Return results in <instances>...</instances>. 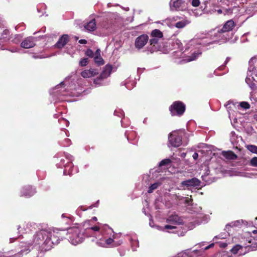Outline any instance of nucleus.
<instances>
[{
  "instance_id": "obj_53",
  "label": "nucleus",
  "mask_w": 257,
  "mask_h": 257,
  "mask_svg": "<svg viewBox=\"0 0 257 257\" xmlns=\"http://www.w3.org/2000/svg\"><path fill=\"white\" fill-rule=\"evenodd\" d=\"M125 136H126V138H127V140H128V141H129V140H130V136H129V135H127V133H126V132L125 133Z\"/></svg>"
},
{
  "instance_id": "obj_17",
  "label": "nucleus",
  "mask_w": 257,
  "mask_h": 257,
  "mask_svg": "<svg viewBox=\"0 0 257 257\" xmlns=\"http://www.w3.org/2000/svg\"><path fill=\"white\" fill-rule=\"evenodd\" d=\"M98 73L99 71L97 69L91 68L90 69H87L82 71L81 75L84 78H88L94 77Z\"/></svg>"
},
{
  "instance_id": "obj_2",
  "label": "nucleus",
  "mask_w": 257,
  "mask_h": 257,
  "mask_svg": "<svg viewBox=\"0 0 257 257\" xmlns=\"http://www.w3.org/2000/svg\"><path fill=\"white\" fill-rule=\"evenodd\" d=\"M51 237L52 232L41 230L34 235V242L35 244H41L43 249L48 250L52 247L54 242L51 240Z\"/></svg>"
},
{
  "instance_id": "obj_60",
  "label": "nucleus",
  "mask_w": 257,
  "mask_h": 257,
  "mask_svg": "<svg viewBox=\"0 0 257 257\" xmlns=\"http://www.w3.org/2000/svg\"><path fill=\"white\" fill-rule=\"evenodd\" d=\"M126 88H127V89H131V87H129V86L128 85H126Z\"/></svg>"
},
{
  "instance_id": "obj_58",
  "label": "nucleus",
  "mask_w": 257,
  "mask_h": 257,
  "mask_svg": "<svg viewBox=\"0 0 257 257\" xmlns=\"http://www.w3.org/2000/svg\"><path fill=\"white\" fill-rule=\"evenodd\" d=\"M217 12L219 14H221L222 13V10L221 9L218 10H217Z\"/></svg>"
},
{
  "instance_id": "obj_8",
  "label": "nucleus",
  "mask_w": 257,
  "mask_h": 257,
  "mask_svg": "<svg viewBox=\"0 0 257 257\" xmlns=\"http://www.w3.org/2000/svg\"><path fill=\"white\" fill-rule=\"evenodd\" d=\"M167 222L171 224L166 225L164 227L165 229H173L176 228L175 225L183 224V220L182 218L178 215L173 214L168 217Z\"/></svg>"
},
{
  "instance_id": "obj_56",
  "label": "nucleus",
  "mask_w": 257,
  "mask_h": 257,
  "mask_svg": "<svg viewBox=\"0 0 257 257\" xmlns=\"http://www.w3.org/2000/svg\"><path fill=\"white\" fill-rule=\"evenodd\" d=\"M227 246V244L226 243H224L223 244H221V246L222 247H225Z\"/></svg>"
},
{
  "instance_id": "obj_4",
  "label": "nucleus",
  "mask_w": 257,
  "mask_h": 257,
  "mask_svg": "<svg viewBox=\"0 0 257 257\" xmlns=\"http://www.w3.org/2000/svg\"><path fill=\"white\" fill-rule=\"evenodd\" d=\"M70 83L68 81V78H66L65 80L61 82L59 84L57 85L50 93L54 97H56L57 99L60 101H63L64 99L61 98V96L70 95L68 92V87H70Z\"/></svg>"
},
{
  "instance_id": "obj_46",
  "label": "nucleus",
  "mask_w": 257,
  "mask_h": 257,
  "mask_svg": "<svg viewBox=\"0 0 257 257\" xmlns=\"http://www.w3.org/2000/svg\"><path fill=\"white\" fill-rule=\"evenodd\" d=\"M200 4L199 0H192V5L194 7H198Z\"/></svg>"
},
{
  "instance_id": "obj_61",
  "label": "nucleus",
  "mask_w": 257,
  "mask_h": 257,
  "mask_svg": "<svg viewBox=\"0 0 257 257\" xmlns=\"http://www.w3.org/2000/svg\"><path fill=\"white\" fill-rule=\"evenodd\" d=\"M121 126L122 127H125V126L124 125L123 123V122L122 121H121Z\"/></svg>"
},
{
  "instance_id": "obj_23",
  "label": "nucleus",
  "mask_w": 257,
  "mask_h": 257,
  "mask_svg": "<svg viewBox=\"0 0 257 257\" xmlns=\"http://www.w3.org/2000/svg\"><path fill=\"white\" fill-rule=\"evenodd\" d=\"M101 51L99 49L96 50L94 53V61L96 64L98 66L103 65L104 64V61L100 55Z\"/></svg>"
},
{
  "instance_id": "obj_54",
  "label": "nucleus",
  "mask_w": 257,
  "mask_h": 257,
  "mask_svg": "<svg viewBox=\"0 0 257 257\" xmlns=\"http://www.w3.org/2000/svg\"><path fill=\"white\" fill-rule=\"evenodd\" d=\"M17 239V238H10V242H13V241H14L15 240H16Z\"/></svg>"
},
{
  "instance_id": "obj_26",
  "label": "nucleus",
  "mask_w": 257,
  "mask_h": 257,
  "mask_svg": "<svg viewBox=\"0 0 257 257\" xmlns=\"http://www.w3.org/2000/svg\"><path fill=\"white\" fill-rule=\"evenodd\" d=\"M242 224L247 225V222L246 221H244L243 220H236L235 221L231 222L229 224H227L225 226V229H228V228L230 227H240V226H241Z\"/></svg>"
},
{
  "instance_id": "obj_18",
  "label": "nucleus",
  "mask_w": 257,
  "mask_h": 257,
  "mask_svg": "<svg viewBox=\"0 0 257 257\" xmlns=\"http://www.w3.org/2000/svg\"><path fill=\"white\" fill-rule=\"evenodd\" d=\"M69 41V36L67 34L63 35L58 40L57 42L54 45L56 48L62 49L68 43Z\"/></svg>"
},
{
  "instance_id": "obj_43",
  "label": "nucleus",
  "mask_w": 257,
  "mask_h": 257,
  "mask_svg": "<svg viewBox=\"0 0 257 257\" xmlns=\"http://www.w3.org/2000/svg\"><path fill=\"white\" fill-rule=\"evenodd\" d=\"M22 37L20 35H16L15 38L13 40V42L15 44H18L20 42Z\"/></svg>"
},
{
  "instance_id": "obj_36",
  "label": "nucleus",
  "mask_w": 257,
  "mask_h": 257,
  "mask_svg": "<svg viewBox=\"0 0 257 257\" xmlns=\"http://www.w3.org/2000/svg\"><path fill=\"white\" fill-rule=\"evenodd\" d=\"M88 64V59L87 58H84L81 59L79 62V66L81 67L86 66Z\"/></svg>"
},
{
  "instance_id": "obj_37",
  "label": "nucleus",
  "mask_w": 257,
  "mask_h": 257,
  "mask_svg": "<svg viewBox=\"0 0 257 257\" xmlns=\"http://www.w3.org/2000/svg\"><path fill=\"white\" fill-rule=\"evenodd\" d=\"M242 249V246L239 245H236L231 249V251L233 254L237 253L240 249Z\"/></svg>"
},
{
  "instance_id": "obj_47",
  "label": "nucleus",
  "mask_w": 257,
  "mask_h": 257,
  "mask_svg": "<svg viewBox=\"0 0 257 257\" xmlns=\"http://www.w3.org/2000/svg\"><path fill=\"white\" fill-rule=\"evenodd\" d=\"M185 197H183L180 195H175V199L177 200H182L183 201Z\"/></svg>"
},
{
  "instance_id": "obj_39",
  "label": "nucleus",
  "mask_w": 257,
  "mask_h": 257,
  "mask_svg": "<svg viewBox=\"0 0 257 257\" xmlns=\"http://www.w3.org/2000/svg\"><path fill=\"white\" fill-rule=\"evenodd\" d=\"M114 114L119 117L124 116V112L121 109H116L114 111Z\"/></svg>"
},
{
  "instance_id": "obj_29",
  "label": "nucleus",
  "mask_w": 257,
  "mask_h": 257,
  "mask_svg": "<svg viewBox=\"0 0 257 257\" xmlns=\"http://www.w3.org/2000/svg\"><path fill=\"white\" fill-rule=\"evenodd\" d=\"M171 46L172 49H178L182 50V44L181 41L178 39H176L172 42Z\"/></svg>"
},
{
  "instance_id": "obj_22",
  "label": "nucleus",
  "mask_w": 257,
  "mask_h": 257,
  "mask_svg": "<svg viewBox=\"0 0 257 257\" xmlns=\"http://www.w3.org/2000/svg\"><path fill=\"white\" fill-rule=\"evenodd\" d=\"M234 26L235 23L234 21L232 20H230L227 21L220 29L224 33L228 34V32L232 31Z\"/></svg>"
},
{
  "instance_id": "obj_40",
  "label": "nucleus",
  "mask_w": 257,
  "mask_h": 257,
  "mask_svg": "<svg viewBox=\"0 0 257 257\" xmlns=\"http://www.w3.org/2000/svg\"><path fill=\"white\" fill-rule=\"evenodd\" d=\"M85 54L89 57H90V58H93V56H94V53H93V52L92 51V50H91V49H87L86 51H85Z\"/></svg>"
},
{
  "instance_id": "obj_5",
  "label": "nucleus",
  "mask_w": 257,
  "mask_h": 257,
  "mask_svg": "<svg viewBox=\"0 0 257 257\" xmlns=\"http://www.w3.org/2000/svg\"><path fill=\"white\" fill-rule=\"evenodd\" d=\"M88 231L89 232L93 231L92 235L100 240V241L97 242V243L101 246L106 247L111 244L113 241V238L111 237L106 238L104 236L103 234L102 235V237H100V236L101 234V231H100L99 227L97 226H94L88 228Z\"/></svg>"
},
{
  "instance_id": "obj_13",
  "label": "nucleus",
  "mask_w": 257,
  "mask_h": 257,
  "mask_svg": "<svg viewBox=\"0 0 257 257\" xmlns=\"http://www.w3.org/2000/svg\"><path fill=\"white\" fill-rule=\"evenodd\" d=\"M149 37L147 35H142L137 37L135 41V46L140 49L142 48L148 42Z\"/></svg>"
},
{
  "instance_id": "obj_59",
  "label": "nucleus",
  "mask_w": 257,
  "mask_h": 257,
  "mask_svg": "<svg viewBox=\"0 0 257 257\" xmlns=\"http://www.w3.org/2000/svg\"><path fill=\"white\" fill-rule=\"evenodd\" d=\"M11 51L12 52H17V49H15V50L12 49V50H11Z\"/></svg>"
},
{
  "instance_id": "obj_64",
  "label": "nucleus",
  "mask_w": 257,
  "mask_h": 257,
  "mask_svg": "<svg viewBox=\"0 0 257 257\" xmlns=\"http://www.w3.org/2000/svg\"><path fill=\"white\" fill-rule=\"evenodd\" d=\"M253 233H257V230H254V231H253Z\"/></svg>"
},
{
  "instance_id": "obj_11",
  "label": "nucleus",
  "mask_w": 257,
  "mask_h": 257,
  "mask_svg": "<svg viewBox=\"0 0 257 257\" xmlns=\"http://www.w3.org/2000/svg\"><path fill=\"white\" fill-rule=\"evenodd\" d=\"M111 71V67L110 66H106L105 69L100 74L99 76L94 80V84L96 85H102V80L108 77Z\"/></svg>"
},
{
  "instance_id": "obj_49",
  "label": "nucleus",
  "mask_w": 257,
  "mask_h": 257,
  "mask_svg": "<svg viewBox=\"0 0 257 257\" xmlns=\"http://www.w3.org/2000/svg\"><path fill=\"white\" fill-rule=\"evenodd\" d=\"M194 160H196L198 157V154L197 153H194L192 156Z\"/></svg>"
},
{
  "instance_id": "obj_21",
  "label": "nucleus",
  "mask_w": 257,
  "mask_h": 257,
  "mask_svg": "<svg viewBox=\"0 0 257 257\" xmlns=\"http://www.w3.org/2000/svg\"><path fill=\"white\" fill-rule=\"evenodd\" d=\"M214 245V244L212 243L203 248H201L200 249H195L191 251V254L190 255V257H198L199 256H200L203 254L205 250L213 247Z\"/></svg>"
},
{
  "instance_id": "obj_14",
  "label": "nucleus",
  "mask_w": 257,
  "mask_h": 257,
  "mask_svg": "<svg viewBox=\"0 0 257 257\" xmlns=\"http://www.w3.org/2000/svg\"><path fill=\"white\" fill-rule=\"evenodd\" d=\"M35 46V38L33 37H29L23 40L21 43V47L25 49H29Z\"/></svg>"
},
{
  "instance_id": "obj_33",
  "label": "nucleus",
  "mask_w": 257,
  "mask_h": 257,
  "mask_svg": "<svg viewBox=\"0 0 257 257\" xmlns=\"http://www.w3.org/2000/svg\"><path fill=\"white\" fill-rule=\"evenodd\" d=\"M187 24L186 21H181L176 23L175 26L177 28H183Z\"/></svg>"
},
{
  "instance_id": "obj_1",
  "label": "nucleus",
  "mask_w": 257,
  "mask_h": 257,
  "mask_svg": "<svg viewBox=\"0 0 257 257\" xmlns=\"http://www.w3.org/2000/svg\"><path fill=\"white\" fill-rule=\"evenodd\" d=\"M208 36L211 41L208 42L207 38L203 39H192L187 44L184 52H186L188 50L191 49V51L194 49L197 48V45H200L201 43H207V44H211L216 42L224 43L228 39V34L224 33L220 28H217L209 32Z\"/></svg>"
},
{
  "instance_id": "obj_35",
  "label": "nucleus",
  "mask_w": 257,
  "mask_h": 257,
  "mask_svg": "<svg viewBox=\"0 0 257 257\" xmlns=\"http://www.w3.org/2000/svg\"><path fill=\"white\" fill-rule=\"evenodd\" d=\"M247 149L250 152L257 154V146L252 145H247L246 146Z\"/></svg>"
},
{
  "instance_id": "obj_9",
  "label": "nucleus",
  "mask_w": 257,
  "mask_h": 257,
  "mask_svg": "<svg viewBox=\"0 0 257 257\" xmlns=\"http://www.w3.org/2000/svg\"><path fill=\"white\" fill-rule=\"evenodd\" d=\"M185 105L181 101H175L170 107L172 115H181L185 111Z\"/></svg>"
},
{
  "instance_id": "obj_16",
  "label": "nucleus",
  "mask_w": 257,
  "mask_h": 257,
  "mask_svg": "<svg viewBox=\"0 0 257 257\" xmlns=\"http://www.w3.org/2000/svg\"><path fill=\"white\" fill-rule=\"evenodd\" d=\"M36 193L35 188L30 186H26L22 188L21 191V196L30 197Z\"/></svg>"
},
{
  "instance_id": "obj_63",
  "label": "nucleus",
  "mask_w": 257,
  "mask_h": 257,
  "mask_svg": "<svg viewBox=\"0 0 257 257\" xmlns=\"http://www.w3.org/2000/svg\"><path fill=\"white\" fill-rule=\"evenodd\" d=\"M92 219H93V220H97V218H96V217H93L92 218Z\"/></svg>"
},
{
  "instance_id": "obj_55",
  "label": "nucleus",
  "mask_w": 257,
  "mask_h": 257,
  "mask_svg": "<svg viewBox=\"0 0 257 257\" xmlns=\"http://www.w3.org/2000/svg\"><path fill=\"white\" fill-rule=\"evenodd\" d=\"M143 69L140 68H139L138 69V73H139L142 72V71H143Z\"/></svg>"
},
{
  "instance_id": "obj_41",
  "label": "nucleus",
  "mask_w": 257,
  "mask_h": 257,
  "mask_svg": "<svg viewBox=\"0 0 257 257\" xmlns=\"http://www.w3.org/2000/svg\"><path fill=\"white\" fill-rule=\"evenodd\" d=\"M240 106L244 109H248L250 107V105L249 104V103L245 101L240 102Z\"/></svg>"
},
{
  "instance_id": "obj_51",
  "label": "nucleus",
  "mask_w": 257,
  "mask_h": 257,
  "mask_svg": "<svg viewBox=\"0 0 257 257\" xmlns=\"http://www.w3.org/2000/svg\"><path fill=\"white\" fill-rule=\"evenodd\" d=\"M62 218L66 217V218H67V220H68V221H69V222H71V219H70L69 217H65V214H63L62 215Z\"/></svg>"
},
{
  "instance_id": "obj_45",
  "label": "nucleus",
  "mask_w": 257,
  "mask_h": 257,
  "mask_svg": "<svg viewBox=\"0 0 257 257\" xmlns=\"http://www.w3.org/2000/svg\"><path fill=\"white\" fill-rule=\"evenodd\" d=\"M183 201L188 205H190L192 203V199L191 198L185 197Z\"/></svg>"
},
{
  "instance_id": "obj_12",
  "label": "nucleus",
  "mask_w": 257,
  "mask_h": 257,
  "mask_svg": "<svg viewBox=\"0 0 257 257\" xmlns=\"http://www.w3.org/2000/svg\"><path fill=\"white\" fill-rule=\"evenodd\" d=\"M151 38L150 40V44L155 46L163 36L162 32L158 29H155L152 31L151 34Z\"/></svg>"
},
{
  "instance_id": "obj_32",
  "label": "nucleus",
  "mask_w": 257,
  "mask_h": 257,
  "mask_svg": "<svg viewBox=\"0 0 257 257\" xmlns=\"http://www.w3.org/2000/svg\"><path fill=\"white\" fill-rule=\"evenodd\" d=\"M63 232H64V231H62L60 232H57V233H58L60 235V236L58 237L55 236V235L52 233L51 240H53L54 242L53 243V245L58 243L59 238L60 237V236L63 234V233H62Z\"/></svg>"
},
{
  "instance_id": "obj_31",
  "label": "nucleus",
  "mask_w": 257,
  "mask_h": 257,
  "mask_svg": "<svg viewBox=\"0 0 257 257\" xmlns=\"http://www.w3.org/2000/svg\"><path fill=\"white\" fill-rule=\"evenodd\" d=\"M131 243L133 251L136 250L137 248L139 247V241L137 239H132L131 240Z\"/></svg>"
},
{
  "instance_id": "obj_48",
  "label": "nucleus",
  "mask_w": 257,
  "mask_h": 257,
  "mask_svg": "<svg viewBox=\"0 0 257 257\" xmlns=\"http://www.w3.org/2000/svg\"><path fill=\"white\" fill-rule=\"evenodd\" d=\"M79 43L81 44H86L87 43V41L85 39H81L79 41Z\"/></svg>"
},
{
  "instance_id": "obj_50",
  "label": "nucleus",
  "mask_w": 257,
  "mask_h": 257,
  "mask_svg": "<svg viewBox=\"0 0 257 257\" xmlns=\"http://www.w3.org/2000/svg\"><path fill=\"white\" fill-rule=\"evenodd\" d=\"M26 228H25V226H24V230L25 231H26V232H28L29 230H30V229H29L28 228H29V224H27L26 225Z\"/></svg>"
},
{
  "instance_id": "obj_10",
  "label": "nucleus",
  "mask_w": 257,
  "mask_h": 257,
  "mask_svg": "<svg viewBox=\"0 0 257 257\" xmlns=\"http://www.w3.org/2000/svg\"><path fill=\"white\" fill-rule=\"evenodd\" d=\"M170 10L174 11H183L186 9V5L184 0H171Z\"/></svg>"
},
{
  "instance_id": "obj_62",
  "label": "nucleus",
  "mask_w": 257,
  "mask_h": 257,
  "mask_svg": "<svg viewBox=\"0 0 257 257\" xmlns=\"http://www.w3.org/2000/svg\"><path fill=\"white\" fill-rule=\"evenodd\" d=\"M64 120L66 122V126H67V124L69 123V122L67 120Z\"/></svg>"
},
{
  "instance_id": "obj_30",
  "label": "nucleus",
  "mask_w": 257,
  "mask_h": 257,
  "mask_svg": "<svg viewBox=\"0 0 257 257\" xmlns=\"http://www.w3.org/2000/svg\"><path fill=\"white\" fill-rule=\"evenodd\" d=\"M161 185V183L159 182H155V183L152 184L149 188L148 191V193H151L153 192L154 190L157 189L160 185Z\"/></svg>"
},
{
  "instance_id": "obj_19",
  "label": "nucleus",
  "mask_w": 257,
  "mask_h": 257,
  "mask_svg": "<svg viewBox=\"0 0 257 257\" xmlns=\"http://www.w3.org/2000/svg\"><path fill=\"white\" fill-rule=\"evenodd\" d=\"M248 72L257 77V59L251 58L249 61Z\"/></svg>"
},
{
  "instance_id": "obj_52",
  "label": "nucleus",
  "mask_w": 257,
  "mask_h": 257,
  "mask_svg": "<svg viewBox=\"0 0 257 257\" xmlns=\"http://www.w3.org/2000/svg\"><path fill=\"white\" fill-rule=\"evenodd\" d=\"M229 60H230V58L229 57H227L226 59V60H225V61L224 62V65H226L228 63V62L229 61Z\"/></svg>"
},
{
  "instance_id": "obj_6",
  "label": "nucleus",
  "mask_w": 257,
  "mask_h": 257,
  "mask_svg": "<svg viewBox=\"0 0 257 257\" xmlns=\"http://www.w3.org/2000/svg\"><path fill=\"white\" fill-rule=\"evenodd\" d=\"M64 155L65 158L68 161L67 162L65 163V160L64 159H61L60 163L57 164V166L58 168H64L63 172L64 175H70L73 174V164L72 162L73 160V157L68 153H64Z\"/></svg>"
},
{
  "instance_id": "obj_38",
  "label": "nucleus",
  "mask_w": 257,
  "mask_h": 257,
  "mask_svg": "<svg viewBox=\"0 0 257 257\" xmlns=\"http://www.w3.org/2000/svg\"><path fill=\"white\" fill-rule=\"evenodd\" d=\"M171 163V161L170 159H164V160H162L159 163V166L160 167H161V166H163L169 165Z\"/></svg>"
},
{
  "instance_id": "obj_25",
  "label": "nucleus",
  "mask_w": 257,
  "mask_h": 257,
  "mask_svg": "<svg viewBox=\"0 0 257 257\" xmlns=\"http://www.w3.org/2000/svg\"><path fill=\"white\" fill-rule=\"evenodd\" d=\"M252 75V73L248 71L245 82L252 89H254L256 86L253 81H256V80Z\"/></svg>"
},
{
  "instance_id": "obj_57",
  "label": "nucleus",
  "mask_w": 257,
  "mask_h": 257,
  "mask_svg": "<svg viewBox=\"0 0 257 257\" xmlns=\"http://www.w3.org/2000/svg\"><path fill=\"white\" fill-rule=\"evenodd\" d=\"M204 245V243H199L198 244V245L199 246V247H201L202 245Z\"/></svg>"
},
{
  "instance_id": "obj_27",
  "label": "nucleus",
  "mask_w": 257,
  "mask_h": 257,
  "mask_svg": "<svg viewBox=\"0 0 257 257\" xmlns=\"http://www.w3.org/2000/svg\"><path fill=\"white\" fill-rule=\"evenodd\" d=\"M201 54V52L200 50H194L191 54V56H188L184 60L186 62L194 61L196 60Z\"/></svg>"
},
{
  "instance_id": "obj_3",
  "label": "nucleus",
  "mask_w": 257,
  "mask_h": 257,
  "mask_svg": "<svg viewBox=\"0 0 257 257\" xmlns=\"http://www.w3.org/2000/svg\"><path fill=\"white\" fill-rule=\"evenodd\" d=\"M68 240L73 245L81 243L84 238L83 231L78 226H73L67 230Z\"/></svg>"
},
{
  "instance_id": "obj_34",
  "label": "nucleus",
  "mask_w": 257,
  "mask_h": 257,
  "mask_svg": "<svg viewBox=\"0 0 257 257\" xmlns=\"http://www.w3.org/2000/svg\"><path fill=\"white\" fill-rule=\"evenodd\" d=\"M10 35V32L8 30H5L3 31V33H2V35L1 37V39L4 40H7L8 39V36Z\"/></svg>"
},
{
  "instance_id": "obj_24",
  "label": "nucleus",
  "mask_w": 257,
  "mask_h": 257,
  "mask_svg": "<svg viewBox=\"0 0 257 257\" xmlns=\"http://www.w3.org/2000/svg\"><path fill=\"white\" fill-rule=\"evenodd\" d=\"M84 29L88 32H92L96 30V25L95 19H92L84 25Z\"/></svg>"
},
{
  "instance_id": "obj_7",
  "label": "nucleus",
  "mask_w": 257,
  "mask_h": 257,
  "mask_svg": "<svg viewBox=\"0 0 257 257\" xmlns=\"http://www.w3.org/2000/svg\"><path fill=\"white\" fill-rule=\"evenodd\" d=\"M185 134L184 130L173 132L170 134L168 138L170 144L174 147H179L182 144V136Z\"/></svg>"
},
{
  "instance_id": "obj_15",
  "label": "nucleus",
  "mask_w": 257,
  "mask_h": 257,
  "mask_svg": "<svg viewBox=\"0 0 257 257\" xmlns=\"http://www.w3.org/2000/svg\"><path fill=\"white\" fill-rule=\"evenodd\" d=\"M182 186L189 187H199L200 186V181L196 178L183 181L181 183Z\"/></svg>"
},
{
  "instance_id": "obj_20",
  "label": "nucleus",
  "mask_w": 257,
  "mask_h": 257,
  "mask_svg": "<svg viewBox=\"0 0 257 257\" xmlns=\"http://www.w3.org/2000/svg\"><path fill=\"white\" fill-rule=\"evenodd\" d=\"M204 173L202 175L201 178L207 184H210L213 182L212 177L210 175V170L207 166H204Z\"/></svg>"
},
{
  "instance_id": "obj_42",
  "label": "nucleus",
  "mask_w": 257,
  "mask_h": 257,
  "mask_svg": "<svg viewBox=\"0 0 257 257\" xmlns=\"http://www.w3.org/2000/svg\"><path fill=\"white\" fill-rule=\"evenodd\" d=\"M250 164L252 166H257V157H253L250 161Z\"/></svg>"
},
{
  "instance_id": "obj_28",
  "label": "nucleus",
  "mask_w": 257,
  "mask_h": 257,
  "mask_svg": "<svg viewBox=\"0 0 257 257\" xmlns=\"http://www.w3.org/2000/svg\"><path fill=\"white\" fill-rule=\"evenodd\" d=\"M222 155L228 160H234L237 156L232 151L223 152Z\"/></svg>"
},
{
  "instance_id": "obj_44",
  "label": "nucleus",
  "mask_w": 257,
  "mask_h": 257,
  "mask_svg": "<svg viewBox=\"0 0 257 257\" xmlns=\"http://www.w3.org/2000/svg\"><path fill=\"white\" fill-rule=\"evenodd\" d=\"M70 144V140L69 139H65L63 142L62 143L61 145L63 147H68Z\"/></svg>"
}]
</instances>
